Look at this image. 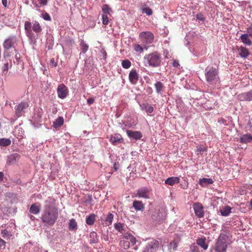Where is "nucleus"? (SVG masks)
I'll return each instance as SVG.
<instances>
[{"mask_svg": "<svg viewBox=\"0 0 252 252\" xmlns=\"http://www.w3.org/2000/svg\"><path fill=\"white\" fill-rule=\"evenodd\" d=\"M42 17L46 21H51V18L49 14L47 12H45L42 14Z\"/></svg>", "mask_w": 252, "mask_h": 252, "instance_id": "49530a36", "label": "nucleus"}, {"mask_svg": "<svg viewBox=\"0 0 252 252\" xmlns=\"http://www.w3.org/2000/svg\"><path fill=\"white\" fill-rule=\"evenodd\" d=\"M11 140L7 138H0V146H8L11 144Z\"/></svg>", "mask_w": 252, "mask_h": 252, "instance_id": "e433bc0d", "label": "nucleus"}, {"mask_svg": "<svg viewBox=\"0 0 252 252\" xmlns=\"http://www.w3.org/2000/svg\"><path fill=\"white\" fill-rule=\"evenodd\" d=\"M102 11L104 13L106 14L105 15H110V13L112 12V9L108 5L104 4L102 6Z\"/></svg>", "mask_w": 252, "mask_h": 252, "instance_id": "4c0bfd02", "label": "nucleus"}, {"mask_svg": "<svg viewBox=\"0 0 252 252\" xmlns=\"http://www.w3.org/2000/svg\"><path fill=\"white\" fill-rule=\"evenodd\" d=\"M158 242L153 240L148 243L143 252H155L158 248Z\"/></svg>", "mask_w": 252, "mask_h": 252, "instance_id": "1a4fd4ad", "label": "nucleus"}, {"mask_svg": "<svg viewBox=\"0 0 252 252\" xmlns=\"http://www.w3.org/2000/svg\"><path fill=\"white\" fill-rule=\"evenodd\" d=\"M206 150H207L206 148L204 147L199 146V147L197 148L198 152H204V151H206Z\"/></svg>", "mask_w": 252, "mask_h": 252, "instance_id": "bf43d9fd", "label": "nucleus"}, {"mask_svg": "<svg viewBox=\"0 0 252 252\" xmlns=\"http://www.w3.org/2000/svg\"><path fill=\"white\" fill-rule=\"evenodd\" d=\"M227 235L220 234L215 244L211 248V252H226L228 246L230 244Z\"/></svg>", "mask_w": 252, "mask_h": 252, "instance_id": "f03ea898", "label": "nucleus"}, {"mask_svg": "<svg viewBox=\"0 0 252 252\" xmlns=\"http://www.w3.org/2000/svg\"><path fill=\"white\" fill-rule=\"evenodd\" d=\"M239 50V55L241 58H247L250 54L249 50L246 47L241 46Z\"/></svg>", "mask_w": 252, "mask_h": 252, "instance_id": "a878e982", "label": "nucleus"}, {"mask_svg": "<svg viewBox=\"0 0 252 252\" xmlns=\"http://www.w3.org/2000/svg\"><path fill=\"white\" fill-rule=\"evenodd\" d=\"M150 189L147 187L141 188L137 190L135 196L145 199L150 198Z\"/></svg>", "mask_w": 252, "mask_h": 252, "instance_id": "6e6552de", "label": "nucleus"}, {"mask_svg": "<svg viewBox=\"0 0 252 252\" xmlns=\"http://www.w3.org/2000/svg\"><path fill=\"white\" fill-rule=\"evenodd\" d=\"M57 93L59 97L62 99L64 98L68 94L67 87L63 84L59 85L57 89Z\"/></svg>", "mask_w": 252, "mask_h": 252, "instance_id": "9b49d317", "label": "nucleus"}, {"mask_svg": "<svg viewBox=\"0 0 252 252\" xmlns=\"http://www.w3.org/2000/svg\"><path fill=\"white\" fill-rule=\"evenodd\" d=\"M29 107L27 102L22 101L19 103L15 108V114L17 117L22 116L24 110Z\"/></svg>", "mask_w": 252, "mask_h": 252, "instance_id": "0eeeda50", "label": "nucleus"}, {"mask_svg": "<svg viewBox=\"0 0 252 252\" xmlns=\"http://www.w3.org/2000/svg\"><path fill=\"white\" fill-rule=\"evenodd\" d=\"M77 229V225L76 221H69V229L70 230L75 231Z\"/></svg>", "mask_w": 252, "mask_h": 252, "instance_id": "ea45409f", "label": "nucleus"}, {"mask_svg": "<svg viewBox=\"0 0 252 252\" xmlns=\"http://www.w3.org/2000/svg\"><path fill=\"white\" fill-rule=\"evenodd\" d=\"M55 201V199L53 197H49L45 201V210L48 209V208H56Z\"/></svg>", "mask_w": 252, "mask_h": 252, "instance_id": "aec40b11", "label": "nucleus"}, {"mask_svg": "<svg viewBox=\"0 0 252 252\" xmlns=\"http://www.w3.org/2000/svg\"><path fill=\"white\" fill-rule=\"evenodd\" d=\"M248 32L249 33L250 36H252V27H250L248 28Z\"/></svg>", "mask_w": 252, "mask_h": 252, "instance_id": "e2e57ef3", "label": "nucleus"}, {"mask_svg": "<svg viewBox=\"0 0 252 252\" xmlns=\"http://www.w3.org/2000/svg\"><path fill=\"white\" fill-rule=\"evenodd\" d=\"M196 18L198 20H199L200 21H204V18L202 17V14H198L196 15Z\"/></svg>", "mask_w": 252, "mask_h": 252, "instance_id": "680f3d73", "label": "nucleus"}, {"mask_svg": "<svg viewBox=\"0 0 252 252\" xmlns=\"http://www.w3.org/2000/svg\"><path fill=\"white\" fill-rule=\"evenodd\" d=\"M24 29L27 36L30 39L34 37L32 31L38 35L42 31V28L38 22L35 21L32 23L30 21H26Z\"/></svg>", "mask_w": 252, "mask_h": 252, "instance_id": "7ed1b4c3", "label": "nucleus"}, {"mask_svg": "<svg viewBox=\"0 0 252 252\" xmlns=\"http://www.w3.org/2000/svg\"><path fill=\"white\" fill-rule=\"evenodd\" d=\"M32 3L34 5L35 7L38 8L39 7L36 0H32Z\"/></svg>", "mask_w": 252, "mask_h": 252, "instance_id": "0e129e2a", "label": "nucleus"}, {"mask_svg": "<svg viewBox=\"0 0 252 252\" xmlns=\"http://www.w3.org/2000/svg\"><path fill=\"white\" fill-rule=\"evenodd\" d=\"M141 108L142 110H145L148 113H152L154 111L153 106L149 105L148 103H143L140 105Z\"/></svg>", "mask_w": 252, "mask_h": 252, "instance_id": "cd10ccee", "label": "nucleus"}, {"mask_svg": "<svg viewBox=\"0 0 252 252\" xmlns=\"http://www.w3.org/2000/svg\"><path fill=\"white\" fill-rule=\"evenodd\" d=\"M195 215L199 218L204 216V210L202 205L198 202L195 203L193 205Z\"/></svg>", "mask_w": 252, "mask_h": 252, "instance_id": "f8f14e48", "label": "nucleus"}, {"mask_svg": "<svg viewBox=\"0 0 252 252\" xmlns=\"http://www.w3.org/2000/svg\"><path fill=\"white\" fill-rule=\"evenodd\" d=\"M102 24L104 25H107L109 23V19L107 15L103 14L102 15Z\"/></svg>", "mask_w": 252, "mask_h": 252, "instance_id": "a18cd8bd", "label": "nucleus"}, {"mask_svg": "<svg viewBox=\"0 0 252 252\" xmlns=\"http://www.w3.org/2000/svg\"><path fill=\"white\" fill-rule=\"evenodd\" d=\"M128 79L132 84L135 85L137 83L139 79V74L136 69H132L130 71Z\"/></svg>", "mask_w": 252, "mask_h": 252, "instance_id": "ddd939ff", "label": "nucleus"}, {"mask_svg": "<svg viewBox=\"0 0 252 252\" xmlns=\"http://www.w3.org/2000/svg\"><path fill=\"white\" fill-rule=\"evenodd\" d=\"M120 245L125 250L128 249L130 247V242L124 239H121L120 242Z\"/></svg>", "mask_w": 252, "mask_h": 252, "instance_id": "f704fd0d", "label": "nucleus"}, {"mask_svg": "<svg viewBox=\"0 0 252 252\" xmlns=\"http://www.w3.org/2000/svg\"><path fill=\"white\" fill-rule=\"evenodd\" d=\"M239 141L244 144L250 143L252 141V135L250 133L243 134L240 137Z\"/></svg>", "mask_w": 252, "mask_h": 252, "instance_id": "f3484780", "label": "nucleus"}, {"mask_svg": "<svg viewBox=\"0 0 252 252\" xmlns=\"http://www.w3.org/2000/svg\"><path fill=\"white\" fill-rule=\"evenodd\" d=\"M87 223L90 225H93L94 221H86Z\"/></svg>", "mask_w": 252, "mask_h": 252, "instance_id": "774afa93", "label": "nucleus"}, {"mask_svg": "<svg viewBox=\"0 0 252 252\" xmlns=\"http://www.w3.org/2000/svg\"><path fill=\"white\" fill-rule=\"evenodd\" d=\"M172 65L173 66H174L175 67H178L180 65V64L178 61L174 60L173 62Z\"/></svg>", "mask_w": 252, "mask_h": 252, "instance_id": "052dcab7", "label": "nucleus"}, {"mask_svg": "<svg viewBox=\"0 0 252 252\" xmlns=\"http://www.w3.org/2000/svg\"><path fill=\"white\" fill-rule=\"evenodd\" d=\"M81 48L82 51L84 53H85L88 50L89 46L87 44L84 43V42H81Z\"/></svg>", "mask_w": 252, "mask_h": 252, "instance_id": "a19ab883", "label": "nucleus"}, {"mask_svg": "<svg viewBox=\"0 0 252 252\" xmlns=\"http://www.w3.org/2000/svg\"><path fill=\"white\" fill-rule=\"evenodd\" d=\"M95 219V216L94 214H91L87 217L86 220H94Z\"/></svg>", "mask_w": 252, "mask_h": 252, "instance_id": "864d4df0", "label": "nucleus"}, {"mask_svg": "<svg viewBox=\"0 0 252 252\" xmlns=\"http://www.w3.org/2000/svg\"><path fill=\"white\" fill-rule=\"evenodd\" d=\"M180 237L178 235H176V237L174 239L173 241L170 243L169 248L170 249H173L174 251H176L177 250L178 243L180 242Z\"/></svg>", "mask_w": 252, "mask_h": 252, "instance_id": "393cba45", "label": "nucleus"}, {"mask_svg": "<svg viewBox=\"0 0 252 252\" xmlns=\"http://www.w3.org/2000/svg\"><path fill=\"white\" fill-rule=\"evenodd\" d=\"M131 235H132V234L130 233H128V232L125 233L123 234L121 239L126 240V241H129Z\"/></svg>", "mask_w": 252, "mask_h": 252, "instance_id": "37998d69", "label": "nucleus"}, {"mask_svg": "<svg viewBox=\"0 0 252 252\" xmlns=\"http://www.w3.org/2000/svg\"><path fill=\"white\" fill-rule=\"evenodd\" d=\"M16 40V37L15 36H10L5 39L3 44L4 49L8 50L10 48L14 47Z\"/></svg>", "mask_w": 252, "mask_h": 252, "instance_id": "9d476101", "label": "nucleus"}, {"mask_svg": "<svg viewBox=\"0 0 252 252\" xmlns=\"http://www.w3.org/2000/svg\"><path fill=\"white\" fill-rule=\"evenodd\" d=\"M162 60L161 54L158 51H154L145 55L143 63L145 66L158 67L161 65Z\"/></svg>", "mask_w": 252, "mask_h": 252, "instance_id": "f257e3e1", "label": "nucleus"}, {"mask_svg": "<svg viewBox=\"0 0 252 252\" xmlns=\"http://www.w3.org/2000/svg\"><path fill=\"white\" fill-rule=\"evenodd\" d=\"M10 56L9 52L8 50H4L3 53V58L5 60H9L8 58Z\"/></svg>", "mask_w": 252, "mask_h": 252, "instance_id": "8fccbe9b", "label": "nucleus"}, {"mask_svg": "<svg viewBox=\"0 0 252 252\" xmlns=\"http://www.w3.org/2000/svg\"><path fill=\"white\" fill-rule=\"evenodd\" d=\"M154 38L153 33L149 31L142 32L139 35V38L142 44L145 45L146 50H147L149 47L148 45L153 43Z\"/></svg>", "mask_w": 252, "mask_h": 252, "instance_id": "20e7f679", "label": "nucleus"}, {"mask_svg": "<svg viewBox=\"0 0 252 252\" xmlns=\"http://www.w3.org/2000/svg\"><path fill=\"white\" fill-rule=\"evenodd\" d=\"M58 216V212L56 208H48V209L44 210L42 220H56Z\"/></svg>", "mask_w": 252, "mask_h": 252, "instance_id": "39448f33", "label": "nucleus"}, {"mask_svg": "<svg viewBox=\"0 0 252 252\" xmlns=\"http://www.w3.org/2000/svg\"><path fill=\"white\" fill-rule=\"evenodd\" d=\"M129 242L132 245H134L136 243L137 240L136 239V238L132 234L131 236L130 237Z\"/></svg>", "mask_w": 252, "mask_h": 252, "instance_id": "09e8293b", "label": "nucleus"}, {"mask_svg": "<svg viewBox=\"0 0 252 252\" xmlns=\"http://www.w3.org/2000/svg\"><path fill=\"white\" fill-rule=\"evenodd\" d=\"M238 100L241 101L252 100V91L247 93H244L238 95Z\"/></svg>", "mask_w": 252, "mask_h": 252, "instance_id": "4468645a", "label": "nucleus"}, {"mask_svg": "<svg viewBox=\"0 0 252 252\" xmlns=\"http://www.w3.org/2000/svg\"><path fill=\"white\" fill-rule=\"evenodd\" d=\"M39 3L41 5H46L47 4L48 0H37Z\"/></svg>", "mask_w": 252, "mask_h": 252, "instance_id": "4d7b16f0", "label": "nucleus"}, {"mask_svg": "<svg viewBox=\"0 0 252 252\" xmlns=\"http://www.w3.org/2000/svg\"><path fill=\"white\" fill-rule=\"evenodd\" d=\"M191 252H199V248L197 246H193L191 248Z\"/></svg>", "mask_w": 252, "mask_h": 252, "instance_id": "13d9d810", "label": "nucleus"}, {"mask_svg": "<svg viewBox=\"0 0 252 252\" xmlns=\"http://www.w3.org/2000/svg\"><path fill=\"white\" fill-rule=\"evenodd\" d=\"M126 133L129 137H132L135 140L140 139L142 137L141 132L138 131L127 130Z\"/></svg>", "mask_w": 252, "mask_h": 252, "instance_id": "dca6fc26", "label": "nucleus"}, {"mask_svg": "<svg viewBox=\"0 0 252 252\" xmlns=\"http://www.w3.org/2000/svg\"><path fill=\"white\" fill-rule=\"evenodd\" d=\"M5 242L0 238V249H4L5 247Z\"/></svg>", "mask_w": 252, "mask_h": 252, "instance_id": "3c124183", "label": "nucleus"}, {"mask_svg": "<svg viewBox=\"0 0 252 252\" xmlns=\"http://www.w3.org/2000/svg\"><path fill=\"white\" fill-rule=\"evenodd\" d=\"M110 141L113 145H117L119 143H123L124 139L121 135L115 134L110 136Z\"/></svg>", "mask_w": 252, "mask_h": 252, "instance_id": "2eb2a0df", "label": "nucleus"}, {"mask_svg": "<svg viewBox=\"0 0 252 252\" xmlns=\"http://www.w3.org/2000/svg\"><path fill=\"white\" fill-rule=\"evenodd\" d=\"M96 234L94 232H92L90 233V238L92 239L91 240V243H95L96 242Z\"/></svg>", "mask_w": 252, "mask_h": 252, "instance_id": "c03bdc74", "label": "nucleus"}, {"mask_svg": "<svg viewBox=\"0 0 252 252\" xmlns=\"http://www.w3.org/2000/svg\"><path fill=\"white\" fill-rule=\"evenodd\" d=\"M180 179L177 177H171L168 178L165 181V183L170 186H173L175 184L179 183Z\"/></svg>", "mask_w": 252, "mask_h": 252, "instance_id": "4be33fe9", "label": "nucleus"}, {"mask_svg": "<svg viewBox=\"0 0 252 252\" xmlns=\"http://www.w3.org/2000/svg\"><path fill=\"white\" fill-rule=\"evenodd\" d=\"M114 227L115 229L120 232L125 230V224L124 223L117 222L115 223Z\"/></svg>", "mask_w": 252, "mask_h": 252, "instance_id": "c9c22d12", "label": "nucleus"}, {"mask_svg": "<svg viewBox=\"0 0 252 252\" xmlns=\"http://www.w3.org/2000/svg\"><path fill=\"white\" fill-rule=\"evenodd\" d=\"M131 65V62L128 60H123L122 62V65L123 67L126 69L129 68Z\"/></svg>", "mask_w": 252, "mask_h": 252, "instance_id": "58836bf2", "label": "nucleus"}, {"mask_svg": "<svg viewBox=\"0 0 252 252\" xmlns=\"http://www.w3.org/2000/svg\"><path fill=\"white\" fill-rule=\"evenodd\" d=\"M206 238H199L197 240V244L200 246L204 250H206L208 248V245L206 243Z\"/></svg>", "mask_w": 252, "mask_h": 252, "instance_id": "473e14b6", "label": "nucleus"}, {"mask_svg": "<svg viewBox=\"0 0 252 252\" xmlns=\"http://www.w3.org/2000/svg\"><path fill=\"white\" fill-rule=\"evenodd\" d=\"M134 50L138 54H141L144 52L145 49L144 45H140L139 44H134L133 45Z\"/></svg>", "mask_w": 252, "mask_h": 252, "instance_id": "2f4dec72", "label": "nucleus"}, {"mask_svg": "<svg viewBox=\"0 0 252 252\" xmlns=\"http://www.w3.org/2000/svg\"><path fill=\"white\" fill-rule=\"evenodd\" d=\"M232 208L228 205H224L220 208V213L222 216H227L231 212Z\"/></svg>", "mask_w": 252, "mask_h": 252, "instance_id": "5701e85b", "label": "nucleus"}, {"mask_svg": "<svg viewBox=\"0 0 252 252\" xmlns=\"http://www.w3.org/2000/svg\"><path fill=\"white\" fill-rule=\"evenodd\" d=\"M5 63H4L2 68L3 73H7L8 69L12 67V64L11 60H5Z\"/></svg>", "mask_w": 252, "mask_h": 252, "instance_id": "bb28decb", "label": "nucleus"}, {"mask_svg": "<svg viewBox=\"0 0 252 252\" xmlns=\"http://www.w3.org/2000/svg\"><path fill=\"white\" fill-rule=\"evenodd\" d=\"M213 183V181L211 178H203L202 179H200L199 181V183L201 186H205L207 185L212 184Z\"/></svg>", "mask_w": 252, "mask_h": 252, "instance_id": "7c9ffc66", "label": "nucleus"}, {"mask_svg": "<svg viewBox=\"0 0 252 252\" xmlns=\"http://www.w3.org/2000/svg\"><path fill=\"white\" fill-rule=\"evenodd\" d=\"M10 205V202L7 200H4V201L0 204V209L4 214L7 213Z\"/></svg>", "mask_w": 252, "mask_h": 252, "instance_id": "412c9836", "label": "nucleus"}, {"mask_svg": "<svg viewBox=\"0 0 252 252\" xmlns=\"http://www.w3.org/2000/svg\"><path fill=\"white\" fill-rule=\"evenodd\" d=\"M50 65L52 67H56L57 65V63H56L54 58L51 59L50 61Z\"/></svg>", "mask_w": 252, "mask_h": 252, "instance_id": "603ef678", "label": "nucleus"}, {"mask_svg": "<svg viewBox=\"0 0 252 252\" xmlns=\"http://www.w3.org/2000/svg\"><path fill=\"white\" fill-rule=\"evenodd\" d=\"M155 87L157 93L158 94H161V91H162V90L164 88V86H163V84L159 81L157 82L155 84Z\"/></svg>", "mask_w": 252, "mask_h": 252, "instance_id": "72a5a7b5", "label": "nucleus"}, {"mask_svg": "<svg viewBox=\"0 0 252 252\" xmlns=\"http://www.w3.org/2000/svg\"><path fill=\"white\" fill-rule=\"evenodd\" d=\"M242 42L247 45H251L252 43L251 40L249 38L248 34H243L240 36Z\"/></svg>", "mask_w": 252, "mask_h": 252, "instance_id": "c756f323", "label": "nucleus"}, {"mask_svg": "<svg viewBox=\"0 0 252 252\" xmlns=\"http://www.w3.org/2000/svg\"><path fill=\"white\" fill-rule=\"evenodd\" d=\"M114 216L112 213H108L105 220H112Z\"/></svg>", "mask_w": 252, "mask_h": 252, "instance_id": "5fc2aeb1", "label": "nucleus"}, {"mask_svg": "<svg viewBox=\"0 0 252 252\" xmlns=\"http://www.w3.org/2000/svg\"><path fill=\"white\" fill-rule=\"evenodd\" d=\"M3 177H4L3 173L2 172H0V183L2 181Z\"/></svg>", "mask_w": 252, "mask_h": 252, "instance_id": "69168bd1", "label": "nucleus"}, {"mask_svg": "<svg viewBox=\"0 0 252 252\" xmlns=\"http://www.w3.org/2000/svg\"><path fill=\"white\" fill-rule=\"evenodd\" d=\"M94 102V97H90L87 99V103L89 105H91Z\"/></svg>", "mask_w": 252, "mask_h": 252, "instance_id": "6e6d98bb", "label": "nucleus"}, {"mask_svg": "<svg viewBox=\"0 0 252 252\" xmlns=\"http://www.w3.org/2000/svg\"><path fill=\"white\" fill-rule=\"evenodd\" d=\"M64 122L63 118L62 117H59L57 120L53 123V127L55 128H58L60 127L63 125Z\"/></svg>", "mask_w": 252, "mask_h": 252, "instance_id": "c85d7f7f", "label": "nucleus"}, {"mask_svg": "<svg viewBox=\"0 0 252 252\" xmlns=\"http://www.w3.org/2000/svg\"><path fill=\"white\" fill-rule=\"evenodd\" d=\"M1 234H2V237H3L4 238H6L7 237L8 238H9L10 236L9 235L8 231L6 229L2 230Z\"/></svg>", "mask_w": 252, "mask_h": 252, "instance_id": "de8ad7c7", "label": "nucleus"}, {"mask_svg": "<svg viewBox=\"0 0 252 252\" xmlns=\"http://www.w3.org/2000/svg\"><path fill=\"white\" fill-rule=\"evenodd\" d=\"M133 207L136 211H142L144 209V205L141 201H134L133 202Z\"/></svg>", "mask_w": 252, "mask_h": 252, "instance_id": "b1692460", "label": "nucleus"}, {"mask_svg": "<svg viewBox=\"0 0 252 252\" xmlns=\"http://www.w3.org/2000/svg\"><path fill=\"white\" fill-rule=\"evenodd\" d=\"M41 209V206L39 203L32 204L30 208V212L33 214H37L39 213Z\"/></svg>", "mask_w": 252, "mask_h": 252, "instance_id": "6ab92c4d", "label": "nucleus"}, {"mask_svg": "<svg viewBox=\"0 0 252 252\" xmlns=\"http://www.w3.org/2000/svg\"><path fill=\"white\" fill-rule=\"evenodd\" d=\"M1 1H2V3L3 5L5 7H7V0H1Z\"/></svg>", "mask_w": 252, "mask_h": 252, "instance_id": "338daca9", "label": "nucleus"}, {"mask_svg": "<svg viewBox=\"0 0 252 252\" xmlns=\"http://www.w3.org/2000/svg\"><path fill=\"white\" fill-rule=\"evenodd\" d=\"M20 156L17 153H15L11 155L8 157L7 163L8 164H12L16 162L17 160L20 159Z\"/></svg>", "mask_w": 252, "mask_h": 252, "instance_id": "a211bd4d", "label": "nucleus"}, {"mask_svg": "<svg viewBox=\"0 0 252 252\" xmlns=\"http://www.w3.org/2000/svg\"><path fill=\"white\" fill-rule=\"evenodd\" d=\"M205 71V77L208 83H212L218 78L219 71L216 68L213 67L206 68Z\"/></svg>", "mask_w": 252, "mask_h": 252, "instance_id": "423d86ee", "label": "nucleus"}, {"mask_svg": "<svg viewBox=\"0 0 252 252\" xmlns=\"http://www.w3.org/2000/svg\"><path fill=\"white\" fill-rule=\"evenodd\" d=\"M142 11L143 13H145L149 16L153 14L152 10L149 7L142 8Z\"/></svg>", "mask_w": 252, "mask_h": 252, "instance_id": "79ce46f5", "label": "nucleus"}]
</instances>
